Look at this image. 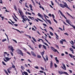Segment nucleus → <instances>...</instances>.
<instances>
[{"instance_id": "1", "label": "nucleus", "mask_w": 75, "mask_h": 75, "mask_svg": "<svg viewBox=\"0 0 75 75\" xmlns=\"http://www.w3.org/2000/svg\"><path fill=\"white\" fill-rule=\"evenodd\" d=\"M64 4H60V7H62V8H64L65 7H66V8H68L69 9V8L68 7V5H67V3L66 2H64Z\"/></svg>"}, {"instance_id": "2", "label": "nucleus", "mask_w": 75, "mask_h": 75, "mask_svg": "<svg viewBox=\"0 0 75 75\" xmlns=\"http://www.w3.org/2000/svg\"><path fill=\"white\" fill-rule=\"evenodd\" d=\"M18 53L19 54H20L22 56H23V53L22 52V51L19 49L18 50Z\"/></svg>"}, {"instance_id": "3", "label": "nucleus", "mask_w": 75, "mask_h": 75, "mask_svg": "<svg viewBox=\"0 0 75 75\" xmlns=\"http://www.w3.org/2000/svg\"><path fill=\"white\" fill-rule=\"evenodd\" d=\"M58 73L60 75H62V74H66V75H69V74H68V73H67V72H63V71H58Z\"/></svg>"}, {"instance_id": "4", "label": "nucleus", "mask_w": 75, "mask_h": 75, "mask_svg": "<svg viewBox=\"0 0 75 75\" xmlns=\"http://www.w3.org/2000/svg\"><path fill=\"white\" fill-rule=\"evenodd\" d=\"M59 12L60 13V14H61V15H62V17H64V18H65V19H66V20H67V17H65V16H64V14H63L62 13V12H61V11H60V10H59Z\"/></svg>"}, {"instance_id": "5", "label": "nucleus", "mask_w": 75, "mask_h": 75, "mask_svg": "<svg viewBox=\"0 0 75 75\" xmlns=\"http://www.w3.org/2000/svg\"><path fill=\"white\" fill-rule=\"evenodd\" d=\"M45 18L46 20V21H47L50 24V25L52 24V23H51V21H50V20L47 19V18H46L45 16Z\"/></svg>"}, {"instance_id": "6", "label": "nucleus", "mask_w": 75, "mask_h": 75, "mask_svg": "<svg viewBox=\"0 0 75 75\" xmlns=\"http://www.w3.org/2000/svg\"><path fill=\"white\" fill-rule=\"evenodd\" d=\"M52 67H53L52 62V61H51V62H50V68H52Z\"/></svg>"}, {"instance_id": "7", "label": "nucleus", "mask_w": 75, "mask_h": 75, "mask_svg": "<svg viewBox=\"0 0 75 75\" xmlns=\"http://www.w3.org/2000/svg\"><path fill=\"white\" fill-rule=\"evenodd\" d=\"M55 60L57 62V64H59V60L57 59V57H55Z\"/></svg>"}, {"instance_id": "8", "label": "nucleus", "mask_w": 75, "mask_h": 75, "mask_svg": "<svg viewBox=\"0 0 75 75\" xmlns=\"http://www.w3.org/2000/svg\"><path fill=\"white\" fill-rule=\"evenodd\" d=\"M29 7H30V10H32V11H33V6H32V5H31V4H30L29 5Z\"/></svg>"}, {"instance_id": "9", "label": "nucleus", "mask_w": 75, "mask_h": 75, "mask_svg": "<svg viewBox=\"0 0 75 75\" xmlns=\"http://www.w3.org/2000/svg\"><path fill=\"white\" fill-rule=\"evenodd\" d=\"M50 48L51 49H52V50L53 51L55 52V50L56 49L52 47H51Z\"/></svg>"}, {"instance_id": "10", "label": "nucleus", "mask_w": 75, "mask_h": 75, "mask_svg": "<svg viewBox=\"0 0 75 75\" xmlns=\"http://www.w3.org/2000/svg\"><path fill=\"white\" fill-rule=\"evenodd\" d=\"M39 8H42V10H43V11H44L45 10V9H44V7H42V6H39Z\"/></svg>"}, {"instance_id": "11", "label": "nucleus", "mask_w": 75, "mask_h": 75, "mask_svg": "<svg viewBox=\"0 0 75 75\" xmlns=\"http://www.w3.org/2000/svg\"><path fill=\"white\" fill-rule=\"evenodd\" d=\"M18 10H19V13H20V14L21 16H22L21 13H23V12L22 11L20 10V9H18Z\"/></svg>"}, {"instance_id": "12", "label": "nucleus", "mask_w": 75, "mask_h": 75, "mask_svg": "<svg viewBox=\"0 0 75 75\" xmlns=\"http://www.w3.org/2000/svg\"><path fill=\"white\" fill-rule=\"evenodd\" d=\"M38 16H39V17H41L43 16L41 14H40V13H38Z\"/></svg>"}, {"instance_id": "13", "label": "nucleus", "mask_w": 75, "mask_h": 75, "mask_svg": "<svg viewBox=\"0 0 75 75\" xmlns=\"http://www.w3.org/2000/svg\"><path fill=\"white\" fill-rule=\"evenodd\" d=\"M41 18H42V19L43 20H44V21H45V23H47V21H45V20L44 19V18H43V16H41V17H40Z\"/></svg>"}, {"instance_id": "14", "label": "nucleus", "mask_w": 75, "mask_h": 75, "mask_svg": "<svg viewBox=\"0 0 75 75\" xmlns=\"http://www.w3.org/2000/svg\"><path fill=\"white\" fill-rule=\"evenodd\" d=\"M72 42V43H71ZM71 42H70L71 43V45H74V42L72 41V40H71Z\"/></svg>"}, {"instance_id": "15", "label": "nucleus", "mask_w": 75, "mask_h": 75, "mask_svg": "<svg viewBox=\"0 0 75 75\" xmlns=\"http://www.w3.org/2000/svg\"><path fill=\"white\" fill-rule=\"evenodd\" d=\"M13 30H16L17 31H18L19 33H21H21H22L21 32V31H20V30H18V29H15L14 28Z\"/></svg>"}, {"instance_id": "16", "label": "nucleus", "mask_w": 75, "mask_h": 75, "mask_svg": "<svg viewBox=\"0 0 75 75\" xmlns=\"http://www.w3.org/2000/svg\"><path fill=\"white\" fill-rule=\"evenodd\" d=\"M14 8L16 11H17V7H16V5L14 6Z\"/></svg>"}, {"instance_id": "17", "label": "nucleus", "mask_w": 75, "mask_h": 75, "mask_svg": "<svg viewBox=\"0 0 75 75\" xmlns=\"http://www.w3.org/2000/svg\"><path fill=\"white\" fill-rule=\"evenodd\" d=\"M5 59H6V60L7 61H9V60H10V59H9V58L8 57H5Z\"/></svg>"}, {"instance_id": "18", "label": "nucleus", "mask_w": 75, "mask_h": 75, "mask_svg": "<svg viewBox=\"0 0 75 75\" xmlns=\"http://www.w3.org/2000/svg\"><path fill=\"white\" fill-rule=\"evenodd\" d=\"M23 73L25 75H28V73L25 71H24Z\"/></svg>"}, {"instance_id": "19", "label": "nucleus", "mask_w": 75, "mask_h": 75, "mask_svg": "<svg viewBox=\"0 0 75 75\" xmlns=\"http://www.w3.org/2000/svg\"><path fill=\"white\" fill-rule=\"evenodd\" d=\"M71 25V27H73V28H74V29H75V26H74V25H71H71Z\"/></svg>"}, {"instance_id": "20", "label": "nucleus", "mask_w": 75, "mask_h": 75, "mask_svg": "<svg viewBox=\"0 0 75 75\" xmlns=\"http://www.w3.org/2000/svg\"><path fill=\"white\" fill-rule=\"evenodd\" d=\"M45 41H46L47 42V43L49 44V45H51V43H50V42H49L47 40V39H46L45 38Z\"/></svg>"}, {"instance_id": "21", "label": "nucleus", "mask_w": 75, "mask_h": 75, "mask_svg": "<svg viewBox=\"0 0 75 75\" xmlns=\"http://www.w3.org/2000/svg\"><path fill=\"white\" fill-rule=\"evenodd\" d=\"M37 19L38 20H39V21H41V22H42V23H44V21H42V20H41L39 19V18H37Z\"/></svg>"}, {"instance_id": "22", "label": "nucleus", "mask_w": 75, "mask_h": 75, "mask_svg": "<svg viewBox=\"0 0 75 75\" xmlns=\"http://www.w3.org/2000/svg\"><path fill=\"white\" fill-rule=\"evenodd\" d=\"M12 17L13 18L14 20L15 21H17V19L16 18L14 17V16H12Z\"/></svg>"}, {"instance_id": "23", "label": "nucleus", "mask_w": 75, "mask_h": 75, "mask_svg": "<svg viewBox=\"0 0 75 75\" xmlns=\"http://www.w3.org/2000/svg\"><path fill=\"white\" fill-rule=\"evenodd\" d=\"M11 64H12V67L13 68H16V67L14 65V64H13L12 63V62L11 63Z\"/></svg>"}, {"instance_id": "24", "label": "nucleus", "mask_w": 75, "mask_h": 75, "mask_svg": "<svg viewBox=\"0 0 75 75\" xmlns=\"http://www.w3.org/2000/svg\"><path fill=\"white\" fill-rule=\"evenodd\" d=\"M42 46L43 48H44V49H45L46 50H47V48L45 46V45H43Z\"/></svg>"}, {"instance_id": "25", "label": "nucleus", "mask_w": 75, "mask_h": 75, "mask_svg": "<svg viewBox=\"0 0 75 75\" xmlns=\"http://www.w3.org/2000/svg\"><path fill=\"white\" fill-rule=\"evenodd\" d=\"M46 59L47 61H48V55H46L45 56Z\"/></svg>"}, {"instance_id": "26", "label": "nucleus", "mask_w": 75, "mask_h": 75, "mask_svg": "<svg viewBox=\"0 0 75 75\" xmlns=\"http://www.w3.org/2000/svg\"><path fill=\"white\" fill-rule=\"evenodd\" d=\"M71 51V52H74V50H73V49L72 48H71L69 49Z\"/></svg>"}, {"instance_id": "27", "label": "nucleus", "mask_w": 75, "mask_h": 75, "mask_svg": "<svg viewBox=\"0 0 75 75\" xmlns=\"http://www.w3.org/2000/svg\"><path fill=\"white\" fill-rule=\"evenodd\" d=\"M32 38L33 40V41H35V42H37V40H36L35 39V38H34L33 37H32Z\"/></svg>"}, {"instance_id": "28", "label": "nucleus", "mask_w": 75, "mask_h": 75, "mask_svg": "<svg viewBox=\"0 0 75 75\" xmlns=\"http://www.w3.org/2000/svg\"><path fill=\"white\" fill-rule=\"evenodd\" d=\"M50 35H52V36H53V35H54V34H53V33H52L50 31Z\"/></svg>"}, {"instance_id": "29", "label": "nucleus", "mask_w": 75, "mask_h": 75, "mask_svg": "<svg viewBox=\"0 0 75 75\" xmlns=\"http://www.w3.org/2000/svg\"><path fill=\"white\" fill-rule=\"evenodd\" d=\"M67 14L68 15H69V16L71 17L72 18H74L73 17H72V16L71 15H70L69 14L68 12H67Z\"/></svg>"}, {"instance_id": "30", "label": "nucleus", "mask_w": 75, "mask_h": 75, "mask_svg": "<svg viewBox=\"0 0 75 75\" xmlns=\"http://www.w3.org/2000/svg\"><path fill=\"white\" fill-rule=\"evenodd\" d=\"M21 68L22 69V70H24V69H25V68L23 67V66H21Z\"/></svg>"}, {"instance_id": "31", "label": "nucleus", "mask_w": 75, "mask_h": 75, "mask_svg": "<svg viewBox=\"0 0 75 75\" xmlns=\"http://www.w3.org/2000/svg\"><path fill=\"white\" fill-rule=\"evenodd\" d=\"M66 21L68 23V24H69V25H70L71 24V23H70L69 22V21H68V20L67 19L66 20Z\"/></svg>"}, {"instance_id": "32", "label": "nucleus", "mask_w": 75, "mask_h": 75, "mask_svg": "<svg viewBox=\"0 0 75 75\" xmlns=\"http://www.w3.org/2000/svg\"><path fill=\"white\" fill-rule=\"evenodd\" d=\"M5 35H6V37L7 38L8 42L9 40H8V36H7V34H6V33H5Z\"/></svg>"}, {"instance_id": "33", "label": "nucleus", "mask_w": 75, "mask_h": 75, "mask_svg": "<svg viewBox=\"0 0 75 75\" xmlns=\"http://www.w3.org/2000/svg\"><path fill=\"white\" fill-rule=\"evenodd\" d=\"M69 55L71 58H73V55H72V54H69Z\"/></svg>"}, {"instance_id": "34", "label": "nucleus", "mask_w": 75, "mask_h": 75, "mask_svg": "<svg viewBox=\"0 0 75 75\" xmlns=\"http://www.w3.org/2000/svg\"><path fill=\"white\" fill-rule=\"evenodd\" d=\"M37 57L38 58H41V56H40V55H37Z\"/></svg>"}, {"instance_id": "35", "label": "nucleus", "mask_w": 75, "mask_h": 75, "mask_svg": "<svg viewBox=\"0 0 75 75\" xmlns=\"http://www.w3.org/2000/svg\"><path fill=\"white\" fill-rule=\"evenodd\" d=\"M57 52L58 54L59 53V52H58V50H57V49H55V50H54V52Z\"/></svg>"}, {"instance_id": "36", "label": "nucleus", "mask_w": 75, "mask_h": 75, "mask_svg": "<svg viewBox=\"0 0 75 75\" xmlns=\"http://www.w3.org/2000/svg\"><path fill=\"white\" fill-rule=\"evenodd\" d=\"M53 20H54V22H55V23H56V24H57L58 23L57 21H56L55 19H53Z\"/></svg>"}, {"instance_id": "37", "label": "nucleus", "mask_w": 75, "mask_h": 75, "mask_svg": "<svg viewBox=\"0 0 75 75\" xmlns=\"http://www.w3.org/2000/svg\"><path fill=\"white\" fill-rule=\"evenodd\" d=\"M4 71L5 73H6V74H7L8 75V72H7V71H6V70H4Z\"/></svg>"}, {"instance_id": "38", "label": "nucleus", "mask_w": 75, "mask_h": 75, "mask_svg": "<svg viewBox=\"0 0 75 75\" xmlns=\"http://www.w3.org/2000/svg\"><path fill=\"white\" fill-rule=\"evenodd\" d=\"M38 47L39 48H41V47H42V45L40 44L38 45Z\"/></svg>"}, {"instance_id": "39", "label": "nucleus", "mask_w": 75, "mask_h": 75, "mask_svg": "<svg viewBox=\"0 0 75 75\" xmlns=\"http://www.w3.org/2000/svg\"><path fill=\"white\" fill-rule=\"evenodd\" d=\"M7 41V39H5L3 40H2V42H4V41Z\"/></svg>"}, {"instance_id": "40", "label": "nucleus", "mask_w": 75, "mask_h": 75, "mask_svg": "<svg viewBox=\"0 0 75 75\" xmlns=\"http://www.w3.org/2000/svg\"><path fill=\"white\" fill-rule=\"evenodd\" d=\"M12 40L13 41H14L16 43H17V42L16 40H15L14 39H12Z\"/></svg>"}, {"instance_id": "41", "label": "nucleus", "mask_w": 75, "mask_h": 75, "mask_svg": "<svg viewBox=\"0 0 75 75\" xmlns=\"http://www.w3.org/2000/svg\"><path fill=\"white\" fill-rule=\"evenodd\" d=\"M63 23L65 25H68V26H69V25L67 24L66 23H65V22H63Z\"/></svg>"}, {"instance_id": "42", "label": "nucleus", "mask_w": 75, "mask_h": 75, "mask_svg": "<svg viewBox=\"0 0 75 75\" xmlns=\"http://www.w3.org/2000/svg\"><path fill=\"white\" fill-rule=\"evenodd\" d=\"M40 40H42V42L43 43V44H44V43L45 42H44V40H43L41 39H40Z\"/></svg>"}, {"instance_id": "43", "label": "nucleus", "mask_w": 75, "mask_h": 75, "mask_svg": "<svg viewBox=\"0 0 75 75\" xmlns=\"http://www.w3.org/2000/svg\"><path fill=\"white\" fill-rule=\"evenodd\" d=\"M2 63L3 64V65H6V64L4 63V62L3 61L2 62Z\"/></svg>"}, {"instance_id": "44", "label": "nucleus", "mask_w": 75, "mask_h": 75, "mask_svg": "<svg viewBox=\"0 0 75 75\" xmlns=\"http://www.w3.org/2000/svg\"><path fill=\"white\" fill-rule=\"evenodd\" d=\"M55 35L56 36V37H58V38H59V36L57 35V34L56 33H54Z\"/></svg>"}, {"instance_id": "45", "label": "nucleus", "mask_w": 75, "mask_h": 75, "mask_svg": "<svg viewBox=\"0 0 75 75\" xmlns=\"http://www.w3.org/2000/svg\"><path fill=\"white\" fill-rule=\"evenodd\" d=\"M11 50L12 51H14V49H13V47H11Z\"/></svg>"}, {"instance_id": "46", "label": "nucleus", "mask_w": 75, "mask_h": 75, "mask_svg": "<svg viewBox=\"0 0 75 75\" xmlns=\"http://www.w3.org/2000/svg\"><path fill=\"white\" fill-rule=\"evenodd\" d=\"M60 42L61 43V44H62L63 45V41L62 40H60Z\"/></svg>"}, {"instance_id": "47", "label": "nucleus", "mask_w": 75, "mask_h": 75, "mask_svg": "<svg viewBox=\"0 0 75 75\" xmlns=\"http://www.w3.org/2000/svg\"><path fill=\"white\" fill-rule=\"evenodd\" d=\"M64 34H65V35H67V36L69 35V34L68 33H64Z\"/></svg>"}, {"instance_id": "48", "label": "nucleus", "mask_w": 75, "mask_h": 75, "mask_svg": "<svg viewBox=\"0 0 75 75\" xmlns=\"http://www.w3.org/2000/svg\"><path fill=\"white\" fill-rule=\"evenodd\" d=\"M13 24L15 27H17L18 26V24H15L14 23Z\"/></svg>"}, {"instance_id": "49", "label": "nucleus", "mask_w": 75, "mask_h": 75, "mask_svg": "<svg viewBox=\"0 0 75 75\" xmlns=\"http://www.w3.org/2000/svg\"><path fill=\"white\" fill-rule=\"evenodd\" d=\"M54 67H55V68H57V67H58V66H57V64H56L55 63L54 64Z\"/></svg>"}, {"instance_id": "50", "label": "nucleus", "mask_w": 75, "mask_h": 75, "mask_svg": "<svg viewBox=\"0 0 75 75\" xmlns=\"http://www.w3.org/2000/svg\"><path fill=\"white\" fill-rule=\"evenodd\" d=\"M9 20H10V21H11V23H13V24L14 23H15V22L13 21H12V20H11V19H9Z\"/></svg>"}, {"instance_id": "51", "label": "nucleus", "mask_w": 75, "mask_h": 75, "mask_svg": "<svg viewBox=\"0 0 75 75\" xmlns=\"http://www.w3.org/2000/svg\"><path fill=\"white\" fill-rule=\"evenodd\" d=\"M51 3L52 6H54V3H53V2H52V1H51Z\"/></svg>"}, {"instance_id": "52", "label": "nucleus", "mask_w": 75, "mask_h": 75, "mask_svg": "<svg viewBox=\"0 0 75 75\" xmlns=\"http://www.w3.org/2000/svg\"><path fill=\"white\" fill-rule=\"evenodd\" d=\"M40 53L42 54V55H44V52H40Z\"/></svg>"}, {"instance_id": "53", "label": "nucleus", "mask_w": 75, "mask_h": 75, "mask_svg": "<svg viewBox=\"0 0 75 75\" xmlns=\"http://www.w3.org/2000/svg\"><path fill=\"white\" fill-rule=\"evenodd\" d=\"M40 68H41V69H42V71H44V68H42V67H40Z\"/></svg>"}, {"instance_id": "54", "label": "nucleus", "mask_w": 75, "mask_h": 75, "mask_svg": "<svg viewBox=\"0 0 75 75\" xmlns=\"http://www.w3.org/2000/svg\"><path fill=\"white\" fill-rule=\"evenodd\" d=\"M44 44H45V45H46V46H48V47H49V46H48V44H47V43L45 42Z\"/></svg>"}, {"instance_id": "55", "label": "nucleus", "mask_w": 75, "mask_h": 75, "mask_svg": "<svg viewBox=\"0 0 75 75\" xmlns=\"http://www.w3.org/2000/svg\"><path fill=\"white\" fill-rule=\"evenodd\" d=\"M7 71L8 72V73H11V72L8 69H7Z\"/></svg>"}, {"instance_id": "56", "label": "nucleus", "mask_w": 75, "mask_h": 75, "mask_svg": "<svg viewBox=\"0 0 75 75\" xmlns=\"http://www.w3.org/2000/svg\"><path fill=\"white\" fill-rule=\"evenodd\" d=\"M52 16L54 19L55 18V16H54V14H52Z\"/></svg>"}, {"instance_id": "57", "label": "nucleus", "mask_w": 75, "mask_h": 75, "mask_svg": "<svg viewBox=\"0 0 75 75\" xmlns=\"http://www.w3.org/2000/svg\"><path fill=\"white\" fill-rule=\"evenodd\" d=\"M49 28H50V29H51V30H53V31H54V29H53V28H52V27H49Z\"/></svg>"}, {"instance_id": "58", "label": "nucleus", "mask_w": 75, "mask_h": 75, "mask_svg": "<svg viewBox=\"0 0 75 75\" xmlns=\"http://www.w3.org/2000/svg\"><path fill=\"white\" fill-rule=\"evenodd\" d=\"M43 59H44L45 62H47V60H46V59H45V57H44V58H43Z\"/></svg>"}, {"instance_id": "59", "label": "nucleus", "mask_w": 75, "mask_h": 75, "mask_svg": "<svg viewBox=\"0 0 75 75\" xmlns=\"http://www.w3.org/2000/svg\"><path fill=\"white\" fill-rule=\"evenodd\" d=\"M42 25H44V26H45V27H47V25H46V24H45V23H43Z\"/></svg>"}, {"instance_id": "60", "label": "nucleus", "mask_w": 75, "mask_h": 75, "mask_svg": "<svg viewBox=\"0 0 75 75\" xmlns=\"http://www.w3.org/2000/svg\"><path fill=\"white\" fill-rule=\"evenodd\" d=\"M14 15L15 18H16L17 19H18V18H17V17L16 16V15H15L14 14Z\"/></svg>"}, {"instance_id": "61", "label": "nucleus", "mask_w": 75, "mask_h": 75, "mask_svg": "<svg viewBox=\"0 0 75 75\" xmlns=\"http://www.w3.org/2000/svg\"><path fill=\"white\" fill-rule=\"evenodd\" d=\"M12 47L11 46H8V48L11 49V48H12Z\"/></svg>"}, {"instance_id": "62", "label": "nucleus", "mask_w": 75, "mask_h": 75, "mask_svg": "<svg viewBox=\"0 0 75 75\" xmlns=\"http://www.w3.org/2000/svg\"><path fill=\"white\" fill-rule=\"evenodd\" d=\"M31 54H32L33 55L34 53V52H33V51H32L31 52Z\"/></svg>"}, {"instance_id": "63", "label": "nucleus", "mask_w": 75, "mask_h": 75, "mask_svg": "<svg viewBox=\"0 0 75 75\" xmlns=\"http://www.w3.org/2000/svg\"><path fill=\"white\" fill-rule=\"evenodd\" d=\"M22 19H23V20L25 18H24V16H22Z\"/></svg>"}, {"instance_id": "64", "label": "nucleus", "mask_w": 75, "mask_h": 75, "mask_svg": "<svg viewBox=\"0 0 75 75\" xmlns=\"http://www.w3.org/2000/svg\"><path fill=\"white\" fill-rule=\"evenodd\" d=\"M71 47L73 48V49H75V46H71Z\"/></svg>"}]
</instances>
